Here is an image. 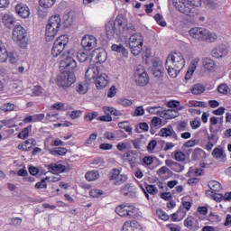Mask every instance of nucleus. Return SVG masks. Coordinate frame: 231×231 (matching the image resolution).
I'll use <instances>...</instances> for the list:
<instances>
[{
	"label": "nucleus",
	"instance_id": "nucleus-1",
	"mask_svg": "<svg viewBox=\"0 0 231 231\" xmlns=\"http://www.w3.org/2000/svg\"><path fill=\"white\" fill-rule=\"evenodd\" d=\"M185 58L181 52H171L165 62V68L168 71V75H170L171 79H176L180 71L185 68Z\"/></svg>",
	"mask_w": 231,
	"mask_h": 231
},
{
	"label": "nucleus",
	"instance_id": "nucleus-2",
	"mask_svg": "<svg viewBox=\"0 0 231 231\" xmlns=\"http://www.w3.org/2000/svg\"><path fill=\"white\" fill-rule=\"evenodd\" d=\"M124 21V16L118 15L114 22L109 21L106 23L105 28L108 39H113L115 35H122L125 32V23Z\"/></svg>",
	"mask_w": 231,
	"mask_h": 231
},
{
	"label": "nucleus",
	"instance_id": "nucleus-3",
	"mask_svg": "<svg viewBox=\"0 0 231 231\" xmlns=\"http://www.w3.org/2000/svg\"><path fill=\"white\" fill-rule=\"evenodd\" d=\"M189 33L192 39H196L197 41L216 42L217 40V35H216V33H212L203 27H193L189 31Z\"/></svg>",
	"mask_w": 231,
	"mask_h": 231
},
{
	"label": "nucleus",
	"instance_id": "nucleus-4",
	"mask_svg": "<svg viewBox=\"0 0 231 231\" xmlns=\"http://www.w3.org/2000/svg\"><path fill=\"white\" fill-rule=\"evenodd\" d=\"M60 15L55 14L51 16L49 19L48 24L46 26L45 39L47 42H51L55 39L59 28H60Z\"/></svg>",
	"mask_w": 231,
	"mask_h": 231
},
{
	"label": "nucleus",
	"instance_id": "nucleus-5",
	"mask_svg": "<svg viewBox=\"0 0 231 231\" xmlns=\"http://www.w3.org/2000/svg\"><path fill=\"white\" fill-rule=\"evenodd\" d=\"M74 57L75 51L71 50L67 53L63 54L62 60L60 62V68L61 69H65L64 71H68L69 73H73V75H75V71L79 69L77 60H75Z\"/></svg>",
	"mask_w": 231,
	"mask_h": 231
},
{
	"label": "nucleus",
	"instance_id": "nucleus-6",
	"mask_svg": "<svg viewBox=\"0 0 231 231\" xmlns=\"http://www.w3.org/2000/svg\"><path fill=\"white\" fill-rule=\"evenodd\" d=\"M173 6L185 15H189V17H194L198 15V7L190 2H185V0H176L173 2Z\"/></svg>",
	"mask_w": 231,
	"mask_h": 231
},
{
	"label": "nucleus",
	"instance_id": "nucleus-7",
	"mask_svg": "<svg viewBox=\"0 0 231 231\" xmlns=\"http://www.w3.org/2000/svg\"><path fill=\"white\" fill-rule=\"evenodd\" d=\"M131 52L136 57L142 53L143 48V36L142 33H134L129 38Z\"/></svg>",
	"mask_w": 231,
	"mask_h": 231
},
{
	"label": "nucleus",
	"instance_id": "nucleus-8",
	"mask_svg": "<svg viewBox=\"0 0 231 231\" xmlns=\"http://www.w3.org/2000/svg\"><path fill=\"white\" fill-rule=\"evenodd\" d=\"M76 80H77V78H75V74L69 71L60 72L56 78L57 85L59 86V88H63L73 86Z\"/></svg>",
	"mask_w": 231,
	"mask_h": 231
},
{
	"label": "nucleus",
	"instance_id": "nucleus-9",
	"mask_svg": "<svg viewBox=\"0 0 231 231\" xmlns=\"http://www.w3.org/2000/svg\"><path fill=\"white\" fill-rule=\"evenodd\" d=\"M68 42H69V36L68 34H63L57 38L51 49L52 57L57 58L60 56L64 51V48H66Z\"/></svg>",
	"mask_w": 231,
	"mask_h": 231
},
{
	"label": "nucleus",
	"instance_id": "nucleus-10",
	"mask_svg": "<svg viewBox=\"0 0 231 231\" xmlns=\"http://www.w3.org/2000/svg\"><path fill=\"white\" fill-rule=\"evenodd\" d=\"M26 29H24L22 25H15L13 30V41L14 42H19L20 48H26L28 46V42H26Z\"/></svg>",
	"mask_w": 231,
	"mask_h": 231
},
{
	"label": "nucleus",
	"instance_id": "nucleus-11",
	"mask_svg": "<svg viewBox=\"0 0 231 231\" xmlns=\"http://www.w3.org/2000/svg\"><path fill=\"white\" fill-rule=\"evenodd\" d=\"M136 212V208L131 205H119L116 208V213L120 217H133Z\"/></svg>",
	"mask_w": 231,
	"mask_h": 231
},
{
	"label": "nucleus",
	"instance_id": "nucleus-12",
	"mask_svg": "<svg viewBox=\"0 0 231 231\" xmlns=\"http://www.w3.org/2000/svg\"><path fill=\"white\" fill-rule=\"evenodd\" d=\"M135 82L137 86H147L149 84V74L141 67L135 71Z\"/></svg>",
	"mask_w": 231,
	"mask_h": 231
},
{
	"label": "nucleus",
	"instance_id": "nucleus-13",
	"mask_svg": "<svg viewBox=\"0 0 231 231\" xmlns=\"http://www.w3.org/2000/svg\"><path fill=\"white\" fill-rule=\"evenodd\" d=\"M97 37L87 34L81 40V46L86 51H91V50L97 47Z\"/></svg>",
	"mask_w": 231,
	"mask_h": 231
},
{
	"label": "nucleus",
	"instance_id": "nucleus-14",
	"mask_svg": "<svg viewBox=\"0 0 231 231\" xmlns=\"http://www.w3.org/2000/svg\"><path fill=\"white\" fill-rule=\"evenodd\" d=\"M122 231H143V227L136 220H127L123 224Z\"/></svg>",
	"mask_w": 231,
	"mask_h": 231
},
{
	"label": "nucleus",
	"instance_id": "nucleus-15",
	"mask_svg": "<svg viewBox=\"0 0 231 231\" xmlns=\"http://www.w3.org/2000/svg\"><path fill=\"white\" fill-rule=\"evenodd\" d=\"M46 169L49 172H51V174H55L57 176H59V174H62L68 171V168H66V166H64L63 164H57L53 162L46 165Z\"/></svg>",
	"mask_w": 231,
	"mask_h": 231
},
{
	"label": "nucleus",
	"instance_id": "nucleus-16",
	"mask_svg": "<svg viewBox=\"0 0 231 231\" xmlns=\"http://www.w3.org/2000/svg\"><path fill=\"white\" fill-rule=\"evenodd\" d=\"M144 187L145 188H143V186H141V189H142L146 199L148 201H151L150 196H156V194H158V189L156 188L155 185L147 184V183L144 184ZM149 194H150V196H149Z\"/></svg>",
	"mask_w": 231,
	"mask_h": 231
},
{
	"label": "nucleus",
	"instance_id": "nucleus-17",
	"mask_svg": "<svg viewBox=\"0 0 231 231\" xmlns=\"http://www.w3.org/2000/svg\"><path fill=\"white\" fill-rule=\"evenodd\" d=\"M184 226L189 230H199V221L193 216H188L184 220Z\"/></svg>",
	"mask_w": 231,
	"mask_h": 231
},
{
	"label": "nucleus",
	"instance_id": "nucleus-18",
	"mask_svg": "<svg viewBox=\"0 0 231 231\" xmlns=\"http://www.w3.org/2000/svg\"><path fill=\"white\" fill-rule=\"evenodd\" d=\"M159 136H162V138H169V136H171L173 140H178V134H176L171 125L162 128L160 130Z\"/></svg>",
	"mask_w": 231,
	"mask_h": 231
},
{
	"label": "nucleus",
	"instance_id": "nucleus-19",
	"mask_svg": "<svg viewBox=\"0 0 231 231\" xmlns=\"http://www.w3.org/2000/svg\"><path fill=\"white\" fill-rule=\"evenodd\" d=\"M108 77L106 73H102L101 75H97V78L94 79V82L96 84V88L97 89H104L109 84V81L107 80Z\"/></svg>",
	"mask_w": 231,
	"mask_h": 231
},
{
	"label": "nucleus",
	"instance_id": "nucleus-20",
	"mask_svg": "<svg viewBox=\"0 0 231 231\" xmlns=\"http://www.w3.org/2000/svg\"><path fill=\"white\" fill-rule=\"evenodd\" d=\"M16 14L23 19L30 17V7L24 4H18L15 6Z\"/></svg>",
	"mask_w": 231,
	"mask_h": 231
},
{
	"label": "nucleus",
	"instance_id": "nucleus-21",
	"mask_svg": "<svg viewBox=\"0 0 231 231\" xmlns=\"http://www.w3.org/2000/svg\"><path fill=\"white\" fill-rule=\"evenodd\" d=\"M35 145H37V141L33 138H30L27 139L25 141H23L22 143L18 144V149L20 151H31L32 149H33V147H35Z\"/></svg>",
	"mask_w": 231,
	"mask_h": 231
},
{
	"label": "nucleus",
	"instance_id": "nucleus-22",
	"mask_svg": "<svg viewBox=\"0 0 231 231\" xmlns=\"http://www.w3.org/2000/svg\"><path fill=\"white\" fill-rule=\"evenodd\" d=\"M124 158H127L130 167H136V163H138V152L136 151L124 153Z\"/></svg>",
	"mask_w": 231,
	"mask_h": 231
},
{
	"label": "nucleus",
	"instance_id": "nucleus-23",
	"mask_svg": "<svg viewBox=\"0 0 231 231\" xmlns=\"http://www.w3.org/2000/svg\"><path fill=\"white\" fill-rule=\"evenodd\" d=\"M100 71L98 70V67L95 65H91L86 71L85 77L87 80H95L97 75H99Z\"/></svg>",
	"mask_w": 231,
	"mask_h": 231
},
{
	"label": "nucleus",
	"instance_id": "nucleus-24",
	"mask_svg": "<svg viewBox=\"0 0 231 231\" xmlns=\"http://www.w3.org/2000/svg\"><path fill=\"white\" fill-rule=\"evenodd\" d=\"M198 64H199V58H195L194 60H192L188 69V71L185 75L186 80H190V79H192V76L194 75V71H196V68H198Z\"/></svg>",
	"mask_w": 231,
	"mask_h": 231
},
{
	"label": "nucleus",
	"instance_id": "nucleus-25",
	"mask_svg": "<svg viewBox=\"0 0 231 231\" xmlns=\"http://www.w3.org/2000/svg\"><path fill=\"white\" fill-rule=\"evenodd\" d=\"M165 165L167 167H170V169H171V171H173L174 172H182V171L185 169V166H183V164L169 159L165 161Z\"/></svg>",
	"mask_w": 231,
	"mask_h": 231
},
{
	"label": "nucleus",
	"instance_id": "nucleus-26",
	"mask_svg": "<svg viewBox=\"0 0 231 231\" xmlns=\"http://www.w3.org/2000/svg\"><path fill=\"white\" fill-rule=\"evenodd\" d=\"M228 53L226 47L225 45H218L212 51V55L215 59H221V57H226Z\"/></svg>",
	"mask_w": 231,
	"mask_h": 231
},
{
	"label": "nucleus",
	"instance_id": "nucleus-27",
	"mask_svg": "<svg viewBox=\"0 0 231 231\" xmlns=\"http://www.w3.org/2000/svg\"><path fill=\"white\" fill-rule=\"evenodd\" d=\"M187 216V211L185 209L181 208V207L179 208V209L171 215V219L173 222H179L183 221L185 219V217Z\"/></svg>",
	"mask_w": 231,
	"mask_h": 231
},
{
	"label": "nucleus",
	"instance_id": "nucleus-28",
	"mask_svg": "<svg viewBox=\"0 0 231 231\" xmlns=\"http://www.w3.org/2000/svg\"><path fill=\"white\" fill-rule=\"evenodd\" d=\"M99 179H100V172L97 170L88 171L85 174V180H87V181H97V180H99Z\"/></svg>",
	"mask_w": 231,
	"mask_h": 231
},
{
	"label": "nucleus",
	"instance_id": "nucleus-29",
	"mask_svg": "<svg viewBox=\"0 0 231 231\" xmlns=\"http://www.w3.org/2000/svg\"><path fill=\"white\" fill-rule=\"evenodd\" d=\"M2 23L6 28H12L15 24V18L10 14H4L2 17Z\"/></svg>",
	"mask_w": 231,
	"mask_h": 231
},
{
	"label": "nucleus",
	"instance_id": "nucleus-30",
	"mask_svg": "<svg viewBox=\"0 0 231 231\" xmlns=\"http://www.w3.org/2000/svg\"><path fill=\"white\" fill-rule=\"evenodd\" d=\"M119 129H123L125 133L128 134L129 136H133V126H131V123L128 121H123L118 123Z\"/></svg>",
	"mask_w": 231,
	"mask_h": 231
},
{
	"label": "nucleus",
	"instance_id": "nucleus-31",
	"mask_svg": "<svg viewBox=\"0 0 231 231\" xmlns=\"http://www.w3.org/2000/svg\"><path fill=\"white\" fill-rule=\"evenodd\" d=\"M8 60V51L5 46V42L0 40V62H6Z\"/></svg>",
	"mask_w": 231,
	"mask_h": 231
},
{
	"label": "nucleus",
	"instance_id": "nucleus-32",
	"mask_svg": "<svg viewBox=\"0 0 231 231\" xmlns=\"http://www.w3.org/2000/svg\"><path fill=\"white\" fill-rule=\"evenodd\" d=\"M157 174L160 178H171L172 176V171L167 166H162L157 171Z\"/></svg>",
	"mask_w": 231,
	"mask_h": 231
},
{
	"label": "nucleus",
	"instance_id": "nucleus-33",
	"mask_svg": "<svg viewBox=\"0 0 231 231\" xmlns=\"http://www.w3.org/2000/svg\"><path fill=\"white\" fill-rule=\"evenodd\" d=\"M50 154L52 156H66V154H68V149L64 147L53 148L50 151Z\"/></svg>",
	"mask_w": 231,
	"mask_h": 231
},
{
	"label": "nucleus",
	"instance_id": "nucleus-34",
	"mask_svg": "<svg viewBox=\"0 0 231 231\" xmlns=\"http://www.w3.org/2000/svg\"><path fill=\"white\" fill-rule=\"evenodd\" d=\"M208 188L210 189V192H219L223 189L221 183L217 180H210L208 183Z\"/></svg>",
	"mask_w": 231,
	"mask_h": 231
},
{
	"label": "nucleus",
	"instance_id": "nucleus-35",
	"mask_svg": "<svg viewBox=\"0 0 231 231\" xmlns=\"http://www.w3.org/2000/svg\"><path fill=\"white\" fill-rule=\"evenodd\" d=\"M203 66L205 69H208V71H214V69H216V63L208 58H205L203 60Z\"/></svg>",
	"mask_w": 231,
	"mask_h": 231
},
{
	"label": "nucleus",
	"instance_id": "nucleus-36",
	"mask_svg": "<svg viewBox=\"0 0 231 231\" xmlns=\"http://www.w3.org/2000/svg\"><path fill=\"white\" fill-rule=\"evenodd\" d=\"M89 51H86L85 49L80 50L77 53V59L79 62H86L88 60V57H89Z\"/></svg>",
	"mask_w": 231,
	"mask_h": 231
},
{
	"label": "nucleus",
	"instance_id": "nucleus-37",
	"mask_svg": "<svg viewBox=\"0 0 231 231\" xmlns=\"http://www.w3.org/2000/svg\"><path fill=\"white\" fill-rule=\"evenodd\" d=\"M173 160L176 162H185L187 155L181 151H175L171 153Z\"/></svg>",
	"mask_w": 231,
	"mask_h": 231
},
{
	"label": "nucleus",
	"instance_id": "nucleus-38",
	"mask_svg": "<svg viewBox=\"0 0 231 231\" xmlns=\"http://www.w3.org/2000/svg\"><path fill=\"white\" fill-rule=\"evenodd\" d=\"M55 3H57V0H39V5L45 10L52 8Z\"/></svg>",
	"mask_w": 231,
	"mask_h": 231
},
{
	"label": "nucleus",
	"instance_id": "nucleus-39",
	"mask_svg": "<svg viewBox=\"0 0 231 231\" xmlns=\"http://www.w3.org/2000/svg\"><path fill=\"white\" fill-rule=\"evenodd\" d=\"M104 112L106 115H114V116H122V111L111 106H104Z\"/></svg>",
	"mask_w": 231,
	"mask_h": 231
},
{
	"label": "nucleus",
	"instance_id": "nucleus-40",
	"mask_svg": "<svg viewBox=\"0 0 231 231\" xmlns=\"http://www.w3.org/2000/svg\"><path fill=\"white\" fill-rule=\"evenodd\" d=\"M45 90L42 87L37 85L32 89L31 97H44Z\"/></svg>",
	"mask_w": 231,
	"mask_h": 231
},
{
	"label": "nucleus",
	"instance_id": "nucleus-41",
	"mask_svg": "<svg viewBox=\"0 0 231 231\" xmlns=\"http://www.w3.org/2000/svg\"><path fill=\"white\" fill-rule=\"evenodd\" d=\"M30 131H32V125H28L23 128L17 135L20 140H26L30 136Z\"/></svg>",
	"mask_w": 231,
	"mask_h": 231
},
{
	"label": "nucleus",
	"instance_id": "nucleus-42",
	"mask_svg": "<svg viewBox=\"0 0 231 231\" xmlns=\"http://www.w3.org/2000/svg\"><path fill=\"white\" fill-rule=\"evenodd\" d=\"M111 50H112V51H116L117 53H122L124 55V57H125V55H127V50L122 44H119V45L113 44L111 46Z\"/></svg>",
	"mask_w": 231,
	"mask_h": 231
},
{
	"label": "nucleus",
	"instance_id": "nucleus-43",
	"mask_svg": "<svg viewBox=\"0 0 231 231\" xmlns=\"http://www.w3.org/2000/svg\"><path fill=\"white\" fill-rule=\"evenodd\" d=\"M206 194L208 196H211L214 199V201H217V203H221V201H224V197L223 194L221 193H216V192H212L210 190H207Z\"/></svg>",
	"mask_w": 231,
	"mask_h": 231
},
{
	"label": "nucleus",
	"instance_id": "nucleus-44",
	"mask_svg": "<svg viewBox=\"0 0 231 231\" xmlns=\"http://www.w3.org/2000/svg\"><path fill=\"white\" fill-rule=\"evenodd\" d=\"M212 156H214V158H216L217 160H219V158H226V155L225 154V150H223V148L217 147L213 150Z\"/></svg>",
	"mask_w": 231,
	"mask_h": 231
},
{
	"label": "nucleus",
	"instance_id": "nucleus-45",
	"mask_svg": "<svg viewBox=\"0 0 231 231\" xmlns=\"http://www.w3.org/2000/svg\"><path fill=\"white\" fill-rule=\"evenodd\" d=\"M192 95H201L205 93V87L201 84H196L190 88Z\"/></svg>",
	"mask_w": 231,
	"mask_h": 231
},
{
	"label": "nucleus",
	"instance_id": "nucleus-46",
	"mask_svg": "<svg viewBox=\"0 0 231 231\" xmlns=\"http://www.w3.org/2000/svg\"><path fill=\"white\" fill-rule=\"evenodd\" d=\"M114 134H115V142H120V140H124L128 136L127 134L124 132V130H116L114 131Z\"/></svg>",
	"mask_w": 231,
	"mask_h": 231
},
{
	"label": "nucleus",
	"instance_id": "nucleus-47",
	"mask_svg": "<svg viewBox=\"0 0 231 231\" xmlns=\"http://www.w3.org/2000/svg\"><path fill=\"white\" fill-rule=\"evenodd\" d=\"M15 110V104L14 103H5L1 106V111L3 113H11V111Z\"/></svg>",
	"mask_w": 231,
	"mask_h": 231
},
{
	"label": "nucleus",
	"instance_id": "nucleus-48",
	"mask_svg": "<svg viewBox=\"0 0 231 231\" xmlns=\"http://www.w3.org/2000/svg\"><path fill=\"white\" fill-rule=\"evenodd\" d=\"M105 60H107V53L106 51L97 52L96 56V63L102 64Z\"/></svg>",
	"mask_w": 231,
	"mask_h": 231
},
{
	"label": "nucleus",
	"instance_id": "nucleus-49",
	"mask_svg": "<svg viewBox=\"0 0 231 231\" xmlns=\"http://www.w3.org/2000/svg\"><path fill=\"white\" fill-rule=\"evenodd\" d=\"M152 71L156 79H162L163 77V67L162 66L153 67Z\"/></svg>",
	"mask_w": 231,
	"mask_h": 231
},
{
	"label": "nucleus",
	"instance_id": "nucleus-50",
	"mask_svg": "<svg viewBox=\"0 0 231 231\" xmlns=\"http://www.w3.org/2000/svg\"><path fill=\"white\" fill-rule=\"evenodd\" d=\"M189 125L193 131L199 129L201 127V119L199 117H195L194 120L189 122Z\"/></svg>",
	"mask_w": 231,
	"mask_h": 231
},
{
	"label": "nucleus",
	"instance_id": "nucleus-51",
	"mask_svg": "<svg viewBox=\"0 0 231 231\" xmlns=\"http://www.w3.org/2000/svg\"><path fill=\"white\" fill-rule=\"evenodd\" d=\"M217 91L220 95H228V93H230V88L228 85L223 83L217 87Z\"/></svg>",
	"mask_w": 231,
	"mask_h": 231
},
{
	"label": "nucleus",
	"instance_id": "nucleus-52",
	"mask_svg": "<svg viewBox=\"0 0 231 231\" xmlns=\"http://www.w3.org/2000/svg\"><path fill=\"white\" fill-rule=\"evenodd\" d=\"M156 214L159 217V219H162V221H169L170 217L167 212H165L163 209L159 208L156 210Z\"/></svg>",
	"mask_w": 231,
	"mask_h": 231
},
{
	"label": "nucleus",
	"instance_id": "nucleus-53",
	"mask_svg": "<svg viewBox=\"0 0 231 231\" xmlns=\"http://www.w3.org/2000/svg\"><path fill=\"white\" fill-rule=\"evenodd\" d=\"M104 160H102L101 158H97L94 159L92 162H90V165L92 169H98V167H104Z\"/></svg>",
	"mask_w": 231,
	"mask_h": 231
},
{
	"label": "nucleus",
	"instance_id": "nucleus-54",
	"mask_svg": "<svg viewBox=\"0 0 231 231\" xmlns=\"http://www.w3.org/2000/svg\"><path fill=\"white\" fill-rule=\"evenodd\" d=\"M97 116H98V112L97 111L90 112L85 115L84 120L85 122H93V120H95V118H97Z\"/></svg>",
	"mask_w": 231,
	"mask_h": 231
},
{
	"label": "nucleus",
	"instance_id": "nucleus-55",
	"mask_svg": "<svg viewBox=\"0 0 231 231\" xmlns=\"http://www.w3.org/2000/svg\"><path fill=\"white\" fill-rule=\"evenodd\" d=\"M50 180V177H45L41 180V181L35 184V189H48V184L46 183L47 180Z\"/></svg>",
	"mask_w": 231,
	"mask_h": 231
},
{
	"label": "nucleus",
	"instance_id": "nucleus-56",
	"mask_svg": "<svg viewBox=\"0 0 231 231\" xmlns=\"http://www.w3.org/2000/svg\"><path fill=\"white\" fill-rule=\"evenodd\" d=\"M125 181H127V176L119 173V176L114 180V185H123Z\"/></svg>",
	"mask_w": 231,
	"mask_h": 231
},
{
	"label": "nucleus",
	"instance_id": "nucleus-57",
	"mask_svg": "<svg viewBox=\"0 0 231 231\" xmlns=\"http://www.w3.org/2000/svg\"><path fill=\"white\" fill-rule=\"evenodd\" d=\"M145 115V109H143V106H137L134 113H132V116H143Z\"/></svg>",
	"mask_w": 231,
	"mask_h": 231
},
{
	"label": "nucleus",
	"instance_id": "nucleus-58",
	"mask_svg": "<svg viewBox=\"0 0 231 231\" xmlns=\"http://www.w3.org/2000/svg\"><path fill=\"white\" fill-rule=\"evenodd\" d=\"M154 19H155L157 24H160V26H167V22H165V20H163V16H162V14H156L154 15Z\"/></svg>",
	"mask_w": 231,
	"mask_h": 231
},
{
	"label": "nucleus",
	"instance_id": "nucleus-59",
	"mask_svg": "<svg viewBox=\"0 0 231 231\" xmlns=\"http://www.w3.org/2000/svg\"><path fill=\"white\" fill-rule=\"evenodd\" d=\"M82 116V110H73L69 114V118L71 120H77V118H80Z\"/></svg>",
	"mask_w": 231,
	"mask_h": 231
},
{
	"label": "nucleus",
	"instance_id": "nucleus-60",
	"mask_svg": "<svg viewBox=\"0 0 231 231\" xmlns=\"http://www.w3.org/2000/svg\"><path fill=\"white\" fill-rule=\"evenodd\" d=\"M104 195V191L101 189H91L89 191V196H91V198H100V196Z\"/></svg>",
	"mask_w": 231,
	"mask_h": 231
},
{
	"label": "nucleus",
	"instance_id": "nucleus-61",
	"mask_svg": "<svg viewBox=\"0 0 231 231\" xmlns=\"http://www.w3.org/2000/svg\"><path fill=\"white\" fill-rule=\"evenodd\" d=\"M120 174V170L118 169H114L111 172H110V177L109 180L110 181H113V183H115V180L116 179V177H118Z\"/></svg>",
	"mask_w": 231,
	"mask_h": 231
},
{
	"label": "nucleus",
	"instance_id": "nucleus-62",
	"mask_svg": "<svg viewBox=\"0 0 231 231\" xmlns=\"http://www.w3.org/2000/svg\"><path fill=\"white\" fill-rule=\"evenodd\" d=\"M143 163L147 166L152 165V163H154V158H152L151 155L144 156L143 158Z\"/></svg>",
	"mask_w": 231,
	"mask_h": 231
},
{
	"label": "nucleus",
	"instance_id": "nucleus-63",
	"mask_svg": "<svg viewBox=\"0 0 231 231\" xmlns=\"http://www.w3.org/2000/svg\"><path fill=\"white\" fill-rule=\"evenodd\" d=\"M176 113L177 112L172 109H168L164 111V116H166L168 119L176 118Z\"/></svg>",
	"mask_w": 231,
	"mask_h": 231
},
{
	"label": "nucleus",
	"instance_id": "nucleus-64",
	"mask_svg": "<svg viewBox=\"0 0 231 231\" xmlns=\"http://www.w3.org/2000/svg\"><path fill=\"white\" fill-rule=\"evenodd\" d=\"M118 89H116V87L112 86L107 92V97L108 98H113L114 97L116 96Z\"/></svg>",
	"mask_w": 231,
	"mask_h": 231
}]
</instances>
